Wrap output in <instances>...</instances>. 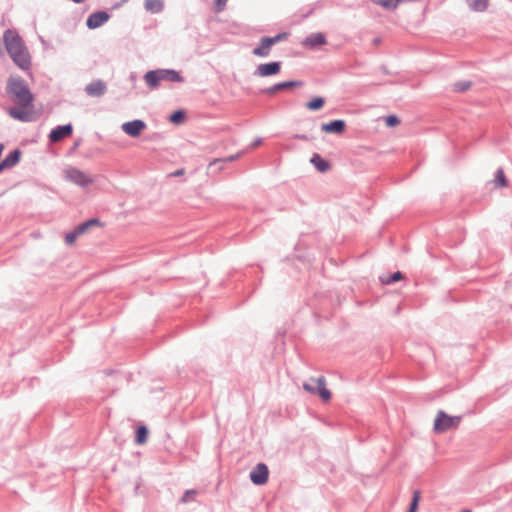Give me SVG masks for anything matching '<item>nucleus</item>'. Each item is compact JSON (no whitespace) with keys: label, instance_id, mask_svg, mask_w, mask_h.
<instances>
[{"label":"nucleus","instance_id":"obj_2","mask_svg":"<svg viewBox=\"0 0 512 512\" xmlns=\"http://www.w3.org/2000/svg\"><path fill=\"white\" fill-rule=\"evenodd\" d=\"M6 91L23 108L30 106L34 100V95L21 77L9 78Z\"/></svg>","mask_w":512,"mask_h":512},{"label":"nucleus","instance_id":"obj_24","mask_svg":"<svg viewBox=\"0 0 512 512\" xmlns=\"http://www.w3.org/2000/svg\"><path fill=\"white\" fill-rule=\"evenodd\" d=\"M325 104V99L323 97H315L312 100L306 103V108L311 111L320 110Z\"/></svg>","mask_w":512,"mask_h":512},{"label":"nucleus","instance_id":"obj_28","mask_svg":"<svg viewBox=\"0 0 512 512\" xmlns=\"http://www.w3.org/2000/svg\"><path fill=\"white\" fill-rule=\"evenodd\" d=\"M401 0H373L377 5L382 6L385 9H396Z\"/></svg>","mask_w":512,"mask_h":512},{"label":"nucleus","instance_id":"obj_27","mask_svg":"<svg viewBox=\"0 0 512 512\" xmlns=\"http://www.w3.org/2000/svg\"><path fill=\"white\" fill-rule=\"evenodd\" d=\"M186 119V113L184 110H176L174 111L170 116H169V120L173 123V124H182Z\"/></svg>","mask_w":512,"mask_h":512},{"label":"nucleus","instance_id":"obj_29","mask_svg":"<svg viewBox=\"0 0 512 512\" xmlns=\"http://www.w3.org/2000/svg\"><path fill=\"white\" fill-rule=\"evenodd\" d=\"M420 498H421L420 491L419 490H415L413 492L412 500L410 502L409 509H408L407 512H417Z\"/></svg>","mask_w":512,"mask_h":512},{"label":"nucleus","instance_id":"obj_6","mask_svg":"<svg viewBox=\"0 0 512 512\" xmlns=\"http://www.w3.org/2000/svg\"><path fill=\"white\" fill-rule=\"evenodd\" d=\"M65 178L82 188H85L94 182V179L90 175L75 167H71L65 171Z\"/></svg>","mask_w":512,"mask_h":512},{"label":"nucleus","instance_id":"obj_3","mask_svg":"<svg viewBox=\"0 0 512 512\" xmlns=\"http://www.w3.org/2000/svg\"><path fill=\"white\" fill-rule=\"evenodd\" d=\"M144 80L151 89L157 88L162 81L184 82V78L180 73L173 69L150 70L144 75Z\"/></svg>","mask_w":512,"mask_h":512},{"label":"nucleus","instance_id":"obj_23","mask_svg":"<svg viewBox=\"0 0 512 512\" xmlns=\"http://www.w3.org/2000/svg\"><path fill=\"white\" fill-rule=\"evenodd\" d=\"M470 9L478 12L486 10L488 7V0H466Z\"/></svg>","mask_w":512,"mask_h":512},{"label":"nucleus","instance_id":"obj_34","mask_svg":"<svg viewBox=\"0 0 512 512\" xmlns=\"http://www.w3.org/2000/svg\"><path fill=\"white\" fill-rule=\"evenodd\" d=\"M400 123L399 118L396 115H389L386 117V125L388 127H395Z\"/></svg>","mask_w":512,"mask_h":512},{"label":"nucleus","instance_id":"obj_30","mask_svg":"<svg viewBox=\"0 0 512 512\" xmlns=\"http://www.w3.org/2000/svg\"><path fill=\"white\" fill-rule=\"evenodd\" d=\"M242 154H243V152H238L234 155H230L225 158H216L210 162V166H214L217 163H221V162H233V161L237 160L238 158H240Z\"/></svg>","mask_w":512,"mask_h":512},{"label":"nucleus","instance_id":"obj_11","mask_svg":"<svg viewBox=\"0 0 512 512\" xmlns=\"http://www.w3.org/2000/svg\"><path fill=\"white\" fill-rule=\"evenodd\" d=\"M73 132V126L69 124L59 125L52 129L49 134V140L53 143L59 142L66 137H69Z\"/></svg>","mask_w":512,"mask_h":512},{"label":"nucleus","instance_id":"obj_42","mask_svg":"<svg viewBox=\"0 0 512 512\" xmlns=\"http://www.w3.org/2000/svg\"><path fill=\"white\" fill-rule=\"evenodd\" d=\"M79 143L76 142L75 145H74V148L78 147Z\"/></svg>","mask_w":512,"mask_h":512},{"label":"nucleus","instance_id":"obj_37","mask_svg":"<svg viewBox=\"0 0 512 512\" xmlns=\"http://www.w3.org/2000/svg\"><path fill=\"white\" fill-rule=\"evenodd\" d=\"M294 139H299V140H303V141H307L309 140L308 136L305 135V134H295L293 136Z\"/></svg>","mask_w":512,"mask_h":512},{"label":"nucleus","instance_id":"obj_20","mask_svg":"<svg viewBox=\"0 0 512 512\" xmlns=\"http://www.w3.org/2000/svg\"><path fill=\"white\" fill-rule=\"evenodd\" d=\"M144 8L148 12L157 14L162 12V10L164 9V3L162 0H145Z\"/></svg>","mask_w":512,"mask_h":512},{"label":"nucleus","instance_id":"obj_32","mask_svg":"<svg viewBox=\"0 0 512 512\" xmlns=\"http://www.w3.org/2000/svg\"><path fill=\"white\" fill-rule=\"evenodd\" d=\"M81 233H78L77 228H75L73 231L67 233L65 235V242L67 245H72L78 236H80Z\"/></svg>","mask_w":512,"mask_h":512},{"label":"nucleus","instance_id":"obj_36","mask_svg":"<svg viewBox=\"0 0 512 512\" xmlns=\"http://www.w3.org/2000/svg\"><path fill=\"white\" fill-rule=\"evenodd\" d=\"M228 0H216V5L218 6V10H222L223 7L226 5Z\"/></svg>","mask_w":512,"mask_h":512},{"label":"nucleus","instance_id":"obj_33","mask_svg":"<svg viewBox=\"0 0 512 512\" xmlns=\"http://www.w3.org/2000/svg\"><path fill=\"white\" fill-rule=\"evenodd\" d=\"M288 33L287 32H282V33H278L277 35L273 36V37H269V40H271L272 42V45H275L277 43H279L280 41H283V40H286L288 38Z\"/></svg>","mask_w":512,"mask_h":512},{"label":"nucleus","instance_id":"obj_7","mask_svg":"<svg viewBox=\"0 0 512 512\" xmlns=\"http://www.w3.org/2000/svg\"><path fill=\"white\" fill-rule=\"evenodd\" d=\"M269 478V469L265 463H258L250 472V480L255 485H264Z\"/></svg>","mask_w":512,"mask_h":512},{"label":"nucleus","instance_id":"obj_35","mask_svg":"<svg viewBox=\"0 0 512 512\" xmlns=\"http://www.w3.org/2000/svg\"><path fill=\"white\" fill-rule=\"evenodd\" d=\"M195 494H196V492H195L194 490H187V491L184 493L183 497H182V501H183V502H187V501H189L190 497H191L192 495H195Z\"/></svg>","mask_w":512,"mask_h":512},{"label":"nucleus","instance_id":"obj_22","mask_svg":"<svg viewBox=\"0 0 512 512\" xmlns=\"http://www.w3.org/2000/svg\"><path fill=\"white\" fill-rule=\"evenodd\" d=\"M403 278V274L400 271H396L391 275H385L380 277V281L384 285H390Z\"/></svg>","mask_w":512,"mask_h":512},{"label":"nucleus","instance_id":"obj_13","mask_svg":"<svg viewBox=\"0 0 512 512\" xmlns=\"http://www.w3.org/2000/svg\"><path fill=\"white\" fill-rule=\"evenodd\" d=\"M22 151L20 149L12 150L1 162L0 171L3 172L6 169H11L16 166L21 159Z\"/></svg>","mask_w":512,"mask_h":512},{"label":"nucleus","instance_id":"obj_12","mask_svg":"<svg viewBox=\"0 0 512 512\" xmlns=\"http://www.w3.org/2000/svg\"><path fill=\"white\" fill-rule=\"evenodd\" d=\"M110 15L106 11H97L89 15L86 25L89 29H96L106 23Z\"/></svg>","mask_w":512,"mask_h":512},{"label":"nucleus","instance_id":"obj_16","mask_svg":"<svg viewBox=\"0 0 512 512\" xmlns=\"http://www.w3.org/2000/svg\"><path fill=\"white\" fill-rule=\"evenodd\" d=\"M326 37L323 33H312L308 35L302 42L303 46L310 48V49H316L324 44H326Z\"/></svg>","mask_w":512,"mask_h":512},{"label":"nucleus","instance_id":"obj_17","mask_svg":"<svg viewBox=\"0 0 512 512\" xmlns=\"http://www.w3.org/2000/svg\"><path fill=\"white\" fill-rule=\"evenodd\" d=\"M8 113L12 118L22 122H32L36 120L33 112L20 110L16 107L9 108Z\"/></svg>","mask_w":512,"mask_h":512},{"label":"nucleus","instance_id":"obj_19","mask_svg":"<svg viewBox=\"0 0 512 512\" xmlns=\"http://www.w3.org/2000/svg\"><path fill=\"white\" fill-rule=\"evenodd\" d=\"M311 164L319 171V172H327L330 169V164L327 160L322 158L318 153H314L310 159Z\"/></svg>","mask_w":512,"mask_h":512},{"label":"nucleus","instance_id":"obj_41","mask_svg":"<svg viewBox=\"0 0 512 512\" xmlns=\"http://www.w3.org/2000/svg\"><path fill=\"white\" fill-rule=\"evenodd\" d=\"M461 512H472L470 509H464Z\"/></svg>","mask_w":512,"mask_h":512},{"label":"nucleus","instance_id":"obj_26","mask_svg":"<svg viewBox=\"0 0 512 512\" xmlns=\"http://www.w3.org/2000/svg\"><path fill=\"white\" fill-rule=\"evenodd\" d=\"M494 183L496 187H506L508 185V181L505 177L504 170L502 167H499L496 171Z\"/></svg>","mask_w":512,"mask_h":512},{"label":"nucleus","instance_id":"obj_18","mask_svg":"<svg viewBox=\"0 0 512 512\" xmlns=\"http://www.w3.org/2000/svg\"><path fill=\"white\" fill-rule=\"evenodd\" d=\"M272 41L269 40V37L264 36L260 39L258 47L254 48L252 53L258 57H267L270 54V49L273 46Z\"/></svg>","mask_w":512,"mask_h":512},{"label":"nucleus","instance_id":"obj_31","mask_svg":"<svg viewBox=\"0 0 512 512\" xmlns=\"http://www.w3.org/2000/svg\"><path fill=\"white\" fill-rule=\"evenodd\" d=\"M471 81H459L454 83L453 90L456 92H465L471 87Z\"/></svg>","mask_w":512,"mask_h":512},{"label":"nucleus","instance_id":"obj_10","mask_svg":"<svg viewBox=\"0 0 512 512\" xmlns=\"http://www.w3.org/2000/svg\"><path fill=\"white\" fill-rule=\"evenodd\" d=\"M147 125L143 120L135 119L122 124V130L130 137L136 138L140 136L142 131L146 129Z\"/></svg>","mask_w":512,"mask_h":512},{"label":"nucleus","instance_id":"obj_9","mask_svg":"<svg viewBox=\"0 0 512 512\" xmlns=\"http://www.w3.org/2000/svg\"><path fill=\"white\" fill-rule=\"evenodd\" d=\"M303 85H304L303 81H299V80L284 81V82L276 83L268 88L261 89L259 91V93L273 95L279 91L292 89V88H298V87H302Z\"/></svg>","mask_w":512,"mask_h":512},{"label":"nucleus","instance_id":"obj_21","mask_svg":"<svg viewBox=\"0 0 512 512\" xmlns=\"http://www.w3.org/2000/svg\"><path fill=\"white\" fill-rule=\"evenodd\" d=\"M92 226H102V223L98 218H91L81 224H79L76 228L78 230V233L84 234L89 228Z\"/></svg>","mask_w":512,"mask_h":512},{"label":"nucleus","instance_id":"obj_40","mask_svg":"<svg viewBox=\"0 0 512 512\" xmlns=\"http://www.w3.org/2000/svg\"><path fill=\"white\" fill-rule=\"evenodd\" d=\"M381 42H382V39H381L380 37H376V38H374V39L372 40V43H373V45H375V46H377V45L381 44Z\"/></svg>","mask_w":512,"mask_h":512},{"label":"nucleus","instance_id":"obj_39","mask_svg":"<svg viewBox=\"0 0 512 512\" xmlns=\"http://www.w3.org/2000/svg\"><path fill=\"white\" fill-rule=\"evenodd\" d=\"M262 143V139L261 138H257L252 144H251V148H256L257 146H259L260 144Z\"/></svg>","mask_w":512,"mask_h":512},{"label":"nucleus","instance_id":"obj_8","mask_svg":"<svg viewBox=\"0 0 512 512\" xmlns=\"http://www.w3.org/2000/svg\"><path fill=\"white\" fill-rule=\"evenodd\" d=\"M281 71V62L273 61L269 63L259 64L255 71L253 72L254 76L259 77H268L279 74Z\"/></svg>","mask_w":512,"mask_h":512},{"label":"nucleus","instance_id":"obj_15","mask_svg":"<svg viewBox=\"0 0 512 512\" xmlns=\"http://www.w3.org/2000/svg\"><path fill=\"white\" fill-rule=\"evenodd\" d=\"M345 129L346 123L342 119H335L321 125V130L325 133L342 134L345 132Z\"/></svg>","mask_w":512,"mask_h":512},{"label":"nucleus","instance_id":"obj_1","mask_svg":"<svg viewBox=\"0 0 512 512\" xmlns=\"http://www.w3.org/2000/svg\"><path fill=\"white\" fill-rule=\"evenodd\" d=\"M6 50L13 62L22 70H27L30 67V56L24 47L23 40L20 35L7 29L3 35Z\"/></svg>","mask_w":512,"mask_h":512},{"label":"nucleus","instance_id":"obj_14","mask_svg":"<svg viewBox=\"0 0 512 512\" xmlns=\"http://www.w3.org/2000/svg\"><path fill=\"white\" fill-rule=\"evenodd\" d=\"M107 91V85L103 80H95L86 85L85 92L92 97H101Z\"/></svg>","mask_w":512,"mask_h":512},{"label":"nucleus","instance_id":"obj_5","mask_svg":"<svg viewBox=\"0 0 512 512\" xmlns=\"http://www.w3.org/2000/svg\"><path fill=\"white\" fill-rule=\"evenodd\" d=\"M311 381L315 382L316 385H312L310 383H304L303 388L305 391L311 394H317L321 397L324 402H328L331 399V392L326 388V379L321 376L317 379H311Z\"/></svg>","mask_w":512,"mask_h":512},{"label":"nucleus","instance_id":"obj_4","mask_svg":"<svg viewBox=\"0 0 512 512\" xmlns=\"http://www.w3.org/2000/svg\"><path fill=\"white\" fill-rule=\"evenodd\" d=\"M461 416H449L443 410L438 411L434 421V431L436 433H444L450 429H455L459 426Z\"/></svg>","mask_w":512,"mask_h":512},{"label":"nucleus","instance_id":"obj_38","mask_svg":"<svg viewBox=\"0 0 512 512\" xmlns=\"http://www.w3.org/2000/svg\"><path fill=\"white\" fill-rule=\"evenodd\" d=\"M183 174H184V169L181 168V169H178V170L174 171L173 173H171L170 176L178 177V176H181Z\"/></svg>","mask_w":512,"mask_h":512},{"label":"nucleus","instance_id":"obj_25","mask_svg":"<svg viewBox=\"0 0 512 512\" xmlns=\"http://www.w3.org/2000/svg\"><path fill=\"white\" fill-rule=\"evenodd\" d=\"M148 433L146 426H139L136 429L135 442L137 444H144L147 441Z\"/></svg>","mask_w":512,"mask_h":512}]
</instances>
